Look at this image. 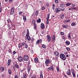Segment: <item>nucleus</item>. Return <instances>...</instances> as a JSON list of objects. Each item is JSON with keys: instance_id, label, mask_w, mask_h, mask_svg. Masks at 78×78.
<instances>
[{"instance_id": "48", "label": "nucleus", "mask_w": 78, "mask_h": 78, "mask_svg": "<svg viewBox=\"0 0 78 78\" xmlns=\"http://www.w3.org/2000/svg\"><path fill=\"white\" fill-rule=\"evenodd\" d=\"M64 11V8H63V9L60 8V11Z\"/></svg>"}, {"instance_id": "52", "label": "nucleus", "mask_w": 78, "mask_h": 78, "mask_svg": "<svg viewBox=\"0 0 78 78\" xmlns=\"http://www.w3.org/2000/svg\"><path fill=\"white\" fill-rule=\"evenodd\" d=\"M55 2L56 3H58V0H55Z\"/></svg>"}, {"instance_id": "37", "label": "nucleus", "mask_w": 78, "mask_h": 78, "mask_svg": "<svg viewBox=\"0 0 78 78\" xmlns=\"http://www.w3.org/2000/svg\"><path fill=\"white\" fill-rule=\"evenodd\" d=\"M7 27L9 30H10L11 29V27H10V25L9 24H7Z\"/></svg>"}, {"instance_id": "11", "label": "nucleus", "mask_w": 78, "mask_h": 78, "mask_svg": "<svg viewBox=\"0 0 78 78\" xmlns=\"http://www.w3.org/2000/svg\"><path fill=\"white\" fill-rule=\"evenodd\" d=\"M47 37L48 42H50V41H51V37H50V35H47Z\"/></svg>"}, {"instance_id": "36", "label": "nucleus", "mask_w": 78, "mask_h": 78, "mask_svg": "<svg viewBox=\"0 0 78 78\" xmlns=\"http://www.w3.org/2000/svg\"><path fill=\"white\" fill-rule=\"evenodd\" d=\"M52 9L54 10L55 9V4H53L52 5Z\"/></svg>"}, {"instance_id": "25", "label": "nucleus", "mask_w": 78, "mask_h": 78, "mask_svg": "<svg viewBox=\"0 0 78 78\" xmlns=\"http://www.w3.org/2000/svg\"><path fill=\"white\" fill-rule=\"evenodd\" d=\"M76 25V23L75 22L72 23H71V26H73V27H74V26H75Z\"/></svg>"}, {"instance_id": "62", "label": "nucleus", "mask_w": 78, "mask_h": 78, "mask_svg": "<svg viewBox=\"0 0 78 78\" xmlns=\"http://www.w3.org/2000/svg\"><path fill=\"white\" fill-rule=\"evenodd\" d=\"M41 34H43V35H44V32H43V31H42V33H41Z\"/></svg>"}, {"instance_id": "59", "label": "nucleus", "mask_w": 78, "mask_h": 78, "mask_svg": "<svg viewBox=\"0 0 78 78\" xmlns=\"http://www.w3.org/2000/svg\"><path fill=\"white\" fill-rule=\"evenodd\" d=\"M15 78H18V76H17V75H16L15 76Z\"/></svg>"}, {"instance_id": "56", "label": "nucleus", "mask_w": 78, "mask_h": 78, "mask_svg": "<svg viewBox=\"0 0 78 78\" xmlns=\"http://www.w3.org/2000/svg\"><path fill=\"white\" fill-rule=\"evenodd\" d=\"M2 12V8L0 7V13Z\"/></svg>"}, {"instance_id": "34", "label": "nucleus", "mask_w": 78, "mask_h": 78, "mask_svg": "<svg viewBox=\"0 0 78 78\" xmlns=\"http://www.w3.org/2000/svg\"><path fill=\"white\" fill-rule=\"evenodd\" d=\"M63 28H68V26L65 25H63Z\"/></svg>"}, {"instance_id": "64", "label": "nucleus", "mask_w": 78, "mask_h": 78, "mask_svg": "<svg viewBox=\"0 0 78 78\" xmlns=\"http://www.w3.org/2000/svg\"><path fill=\"white\" fill-rule=\"evenodd\" d=\"M40 35L41 36H44V35L43 34L42 35V34H40Z\"/></svg>"}, {"instance_id": "23", "label": "nucleus", "mask_w": 78, "mask_h": 78, "mask_svg": "<svg viewBox=\"0 0 78 78\" xmlns=\"http://www.w3.org/2000/svg\"><path fill=\"white\" fill-rule=\"evenodd\" d=\"M31 68H30V66H28L27 67V71L28 73H29V72H30V69Z\"/></svg>"}, {"instance_id": "51", "label": "nucleus", "mask_w": 78, "mask_h": 78, "mask_svg": "<svg viewBox=\"0 0 78 78\" xmlns=\"http://www.w3.org/2000/svg\"><path fill=\"white\" fill-rule=\"evenodd\" d=\"M19 66H20V67H22V63H20L19 64Z\"/></svg>"}, {"instance_id": "26", "label": "nucleus", "mask_w": 78, "mask_h": 78, "mask_svg": "<svg viewBox=\"0 0 78 78\" xmlns=\"http://www.w3.org/2000/svg\"><path fill=\"white\" fill-rule=\"evenodd\" d=\"M72 5V3H66V5L67 6H70V5Z\"/></svg>"}, {"instance_id": "27", "label": "nucleus", "mask_w": 78, "mask_h": 78, "mask_svg": "<svg viewBox=\"0 0 78 78\" xmlns=\"http://www.w3.org/2000/svg\"><path fill=\"white\" fill-rule=\"evenodd\" d=\"M8 72L9 73V74H11V73H12L11 70V69H8Z\"/></svg>"}, {"instance_id": "44", "label": "nucleus", "mask_w": 78, "mask_h": 78, "mask_svg": "<svg viewBox=\"0 0 78 78\" xmlns=\"http://www.w3.org/2000/svg\"><path fill=\"white\" fill-rule=\"evenodd\" d=\"M50 70H51V68H50V67L48 68V71H50Z\"/></svg>"}, {"instance_id": "30", "label": "nucleus", "mask_w": 78, "mask_h": 78, "mask_svg": "<svg viewBox=\"0 0 78 78\" xmlns=\"http://www.w3.org/2000/svg\"><path fill=\"white\" fill-rule=\"evenodd\" d=\"M37 23H40L41 22V19L39 18L37 20Z\"/></svg>"}, {"instance_id": "8", "label": "nucleus", "mask_w": 78, "mask_h": 78, "mask_svg": "<svg viewBox=\"0 0 78 78\" xmlns=\"http://www.w3.org/2000/svg\"><path fill=\"white\" fill-rule=\"evenodd\" d=\"M14 12V7H12L11 10L10 15H13Z\"/></svg>"}, {"instance_id": "16", "label": "nucleus", "mask_w": 78, "mask_h": 78, "mask_svg": "<svg viewBox=\"0 0 78 78\" xmlns=\"http://www.w3.org/2000/svg\"><path fill=\"white\" fill-rule=\"evenodd\" d=\"M32 23L33 24H34V27H36V24L35 23V20H32Z\"/></svg>"}, {"instance_id": "4", "label": "nucleus", "mask_w": 78, "mask_h": 78, "mask_svg": "<svg viewBox=\"0 0 78 78\" xmlns=\"http://www.w3.org/2000/svg\"><path fill=\"white\" fill-rule=\"evenodd\" d=\"M23 46H24L23 47V49H24V48H28V44H27L26 43H25V42H23Z\"/></svg>"}, {"instance_id": "32", "label": "nucleus", "mask_w": 78, "mask_h": 78, "mask_svg": "<svg viewBox=\"0 0 78 78\" xmlns=\"http://www.w3.org/2000/svg\"><path fill=\"white\" fill-rule=\"evenodd\" d=\"M15 67H16L17 69H19V66L17 64H15Z\"/></svg>"}, {"instance_id": "53", "label": "nucleus", "mask_w": 78, "mask_h": 78, "mask_svg": "<svg viewBox=\"0 0 78 78\" xmlns=\"http://www.w3.org/2000/svg\"><path fill=\"white\" fill-rule=\"evenodd\" d=\"M22 13V12H19V15H20Z\"/></svg>"}, {"instance_id": "58", "label": "nucleus", "mask_w": 78, "mask_h": 78, "mask_svg": "<svg viewBox=\"0 0 78 78\" xmlns=\"http://www.w3.org/2000/svg\"><path fill=\"white\" fill-rule=\"evenodd\" d=\"M11 49H9V53H11Z\"/></svg>"}, {"instance_id": "29", "label": "nucleus", "mask_w": 78, "mask_h": 78, "mask_svg": "<svg viewBox=\"0 0 78 78\" xmlns=\"http://www.w3.org/2000/svg\"><path fill=\"white\" fill-rule=\"evenodd\" d=\"M22 36H25V31L24 30V31L22 33Z\"/></svg>"}, {"instance_id": "55", "label": "nucleus", "mask_w": 78, "mask_h": 78, "mask_svg": "<svg viewBox=\"0 0 78 78\" xmlns=\"http://www.w3.org/2000/svg\"><path fill=\"white\" fill-rule=\"evenodd\" d=\"M42 39H40V40H39V42H42Z\"/></svg>"}, {"instance_id": "28", "label": "nucleus", "mask_w": 78, "mask_h": 78, "mask_svg": "<svg viewBox=\"0 0 78 78\" xmlns=\"http://www.w3.org/2000/svg\"><path fill=\"white\" fill-rule=\"evenodd\" d=\"M23 78H27V74H26L24 73L23 74Z\"/></svg>"}, {"instance_id": "13", "label": "nucleus", "mask_w": 78, "mask_h": 78, "mask_svg": "<svg viewBox=\"0 0 78 78\" xmlns=\"http://www.w3.org/2000/svg\"><path fill=\"white\" fill-rule=\"evenodd\" d=\"M60 6L61 8H64V7L65 6V4H64V3H61L60 4Z\"/></svg>"}, {"instance_id": "2", "label": "nucleus", "mask_w": 78, "mask_h": 78, "mask_svg": "<svg viewBox=\"0 0 78 78\" xmlns=\"http://www.w3.org/2000/svg\"><path fill=\"white\" fill-rule=\"evenodd\" d=\"M23 59L25 61H28L29 60V57L27 55H25L23 56Z\"/></svg>"}, {"instance_id": "63", "label": "nucleus", "mask_w": 78, "mask_h": 78, "mask_svg": "<svg viewBox=\"0 0 78 78\" xmlns=\"http://www.w3.org/2000/svg\"><path fill=\"white\" fill-rule=\"evenodd\" d=\"M58 56H56L55 57V59H56V60L58 59Z\"/></svg>"}, {"instance_id": "60", "label": "nucleus", "mask_w": 78, "mask_h": 78, "mask_svg": "<svg viewBox=\"0 0 78 78\" xmlns=\"http://www.w3.org/2000/svg\"><path fill=\"white\" fill-rule=\"evenodd\" d=\"M13 54H16V52L15 51H13Z\"/></svg>"}, {"instance_id": "42", "label": "nucleus", "mask_w": 78, "mask_h": 78, "mask_svg": "<svg viewBox=\"0 0 78 78\" xmlns=\"http://www.w3.org/2000/svg\"><path fill=\"white\" fill-rule=\"evenodd\" d=\"M45 8L44 7H43L41 8V10H42L43 11H44V10H45Z\"/></svg>"}, {"instance_id": "46", "label": "nucleus", "mask_w": 78, "mask_h": 78, "mask_svg": "<svg viewBox=\"0 0 78 78\" xmlns=\"http://www.w3.org/2000/svg\"><path fill=\"white\" fill-rule=\"evenodd\" d=\"M31 78H37V77H36V76L35 75V76H34L32 77Z\"/></svg>"}, {"instance_id": "39", "label": "nucleus", "mask_w": 78, "mask_h": 78, "mask_svg": "<svg viewBox=\"0 0 78 78\" xmlns=\"http://www.w3.org/2000/svg\"><path fill=\"white\" fill-rule=\"evenodd\" d=\"M40 78H43V76L42 75V73H40Z\"/></svg>"}, {"instance_id": "45", "label": "nucleus", "mask_w": 78, "mask_h": 78, "mask_svg": "<svg viewBox=\"0 0 78 78\" xmlns=\"http://www.w3.org/2000/svg\"><path fill=\"white\" fill-rule=\"evenodd\" d=\"M42 47H43L44 48H45V45H44V44H43L42 45Z\"/></svg>"}, {"instance_id": "35", "label": "nucleus", "mask_w": 78, "mask_h": 78, "mask_svg": "<svg viewBox=\"0 0 78 78\" xmlns=\"http://www.w3.org/2000/svg\"><path fill=\"white\" fill-rule=\"evenodd\" d=\"M7 21L8 23H10V22H11V20H10L9 19V18L7 20Z\"/></svg>"}, {"instance_id": "43", "label": "nucleus", "mask_w": 78, "mask_h": 78, "mask_svg": "<svg viewBox=\"0 0 78 78\" xmlns=\"http://www.w3.org/2000/svg\"><path fill=\"white\" fill-rule=\"evenodd\" d=\"M57 72H59V68L58 67H57Z\"/></svg>"}, {"instance_id": "22", "label": "nucleus", "mask_w": 78, "mask_h": 78, "mask_svg": "<svg viewBox=\"0 0 78 78\" xmlns=\"http://www.w3.org/2000/svg\"><path fill=\"white\" fill-rule=\"evenodd\" d=\"M23 19L24 22H26L27 21V18H26V16H23Z\"/></svg>"}, {"instance_id": "6", "label": "nucleus", "mask_w": 78, "mask_h": 78, "mask_svg": "<svg viewBox=\"0 0 78 78\" xmlns=\"http://www.w3.org/2000/svg\"><path fill=\"white\" fill-rule=\"evenodd\" d=\"M18 45L19 48L20 49H21V50H22V49H23V42L22 43H20Z\"/></svg>"}, {"instance_id": "5", "label": "nucleus", "mask_w": 78, "mask_h": 78, "mask_svg": "<svg viewBox=\"0 0 78 78\" xmlns=\"http://www.w3.org/2000/svg\"><path fill=\"white\" fill-rule=\"evenodd\" d=\"M49 18H50V14H48L47 15V17L46 18V19L47 20H46V24H48L49 23Z\"/></svg>"}, {"instance_id": "20", "label": "nucleus", "mask_w": 78, "mask_h": 78, "mask_svg": "<svg viewBox=\"0 0 78 78\" xmlns=\"http://www.w3.org/2000/svg\"><path fill=\"white\" fill-rule=\"evenodd\" d=\"M11 59H9L8 60V66H9L10 65V62H11Z\"/></svg>"}, {"instance_id": "15", "label": "nucleus", "mask_w": 78, "mask_h": 78, "mask_svg": "<svg viewBox=\"0 0 78 78\" xmlns=\"http://www.w3.org/2000/svg\"><path fill=\"white\" fill-rule=\"evenodd\" d=\"M67 74L68 75H70V74H71V73L70 72V69H68V70L67 72Z\"/></svg>"}, {"instance_id": "18", "label": "nucleus", "mask_w": 78, "mask_h": 78, "mask_svg": "<svg viewBox=\"0 0 78 78\" xmlns=\"http://www.w3.org/2000/svg\"><path fill=\"white\" fill-rule=\"evenodd\" d=\"M41 28L43 29L45 28V26H44V24H43V23H42L41 24Z\"/></svg>"}, {"instance_id": "17", "label": "nucleus", "mask_w": 78, "mask_h": 78, "mask_svg": "<svg viewBox=\"0 0 78 78\" xmlns=\"http://www.w3.org/2000/svg\"><path fill=\"white\" fill-rule=\"evenodd\" d=\"M65 43L66 44H67V45H70V42L69 41H66Z\"/></svg>"}, {"instance_id": "3", "label": "nucleus", "mask_w": 78, "mask_h": 78, "mask_svg": "<svg viewBox=\"0 0 78 78\" xmlns=\"http://www.w3.org/2000/svg\"><path fill=\"white\" fill-rule=\"evenodd\" d=\"M45 63L46 66L47 67L49 66V65H50V60H49V59L46 60L45 62Z\"/></svg>"}, {"instance_id": "47", "label": "nucleus", "mask_w": 78, "mask_h": 78, "mask_svg": "<svg viewBox=\"0 0 78 78\" xmlns=\"http://www.w3.org/2000/svg\"><path fill=\"white\" fill-rule=\"evenodd\" d=\"M70 22V20H68L66 21V22Z\"/></svg>"}, {"instance_id": "54", "label": "nucleus", "mask_w": 78, "mask_h": 78, "mask_svg": "<svg viewBox=\"0 0 78 78\" xmlns=\"http://www.w3.org/2000/svg\"><path fill=\"white\" fill-rule=\"evenodd\" d=\"M27 34H29V30H28V29H27Z\"/></svg>"}, {"instance_id": "31", "label": "nucleus", "mask_w": 78, "mask_h": 78, "mask_svg": "<svg viewBox=\"0 0 78 78\" xmlns=\"http://www.w3.org/2000/svg\"><path fill=\"white\" fill-rule=\"evenodd\" d=\"M56 39V37H53L52 39V41L53 42H54L55 41V39Z\"/></svg>"}, {"instance_id": "12", "label": "nucleus", "mask_w": 78, "mask_h": 78, "mask_svg": "<svg viewBox=\"0 0 78 78\" xmlns=\"http://www.w3.org/2000/svg\"><path fill=\"white\" fill-rule=\"evenodd\" d=\"M21 58H22V57L21 56L19 57L18 58V59L19 61H20V62H22V61H23V60L21 59Z\"/></svg>"}, {"instance_id": "41", "label": "nucleus", "mask_w": 78, "mask_h": 78, "mask_svg": "<svg viewBox=\"0 0 78 78\" xmlns=\"http://www.w3.org/2000/svg\"><path fill=\"white\" fill-rule=\"evenodd\" d=\"M51 69L52 70H53V65L51 66Z\"/></svg>"}, {"instance_id": "10", "label": "nucleus", "mask_w": 78, "mask_h": 78, "mask_svg": "<svg viewBox=\"0 0 78 78\" xmlns=\"http://www.w3.org/2000/svg\"><path fill=\"white\" fill-rule=\"evenodd\" d=\"M61 11V8H58L55 9V12H59Z\"/></svg>"}, {"instance_id": "1", "label": "nucleus", "mask_w": 78, "mask_h": 78, "mask_svg": "<svg viewBox=\"0 0 78 78\" xmlns=\"http://www.w3.org/2000/svg\"><path fill=\"white\" fill-rule=\"evenodd\" d=\"M60 57L61 59H62V60H63V61H65L66 60V56H65V55L63 54H61L60 55Z\"/></svg>"}, {"instance_id": "33", "label": "nucleus", "mask_w": 78, "mask_h": 78, "mask_svg": "<svg viewBox=\"0 0 78 78\" xmlns=\"http://www.w3.org/2000/svg\"><path fill=\"white\" fill-rule=\"evenodd\" d=\"M61 18V19H63L64 17V15H62L60 16Z\"/></svg>"}, {"instance_id": "57", "label": "nucleus", "mask_w": 78, "mask_h": 78, "mask_svg": "<svg viewBox=\"0 0 78 78\" xmlns=\"http://www.w3.org/2000/svg\"><path fill=\"white\" fill-rule=\"evenodd\" d=\"M34 30H36V26H34Z\"/></svg>"}, {"instance_id": "19", "label": "nucleus", "mask_w": 78, "mask_h": 78, "mask_svg": "<svg viewBox=\"0 0 78 78\" xmlns=\"http://www.w3.org/2000/svg\"><path fill=\"white\" fill-rule=\"evenodd\" d=\"M54 54L56 56H58V55H59V52H58V51L55 52L54 53Z\"/></svg>"}, {"instance_id": "40", "label": "nucleus", "mask_w": 78, "mask_h": 78, "mask_svg": "<svg viewBox=\"0 0 78 78\" xmlns=\"http://www.w3.org/2000/svg\"><path fill=\"white\" fill-rule=\"evenodd\" d=\"M68 38H69V39H72V38L71 37V36H70V34H69V35H68Z\"/></svg>"}, {"instance_id": "49", "label": "nucleus", "mask_w": 78, "mask_h": 78, "mask_svg": "<svg viewBox=\"0 0 78 78\" xmlns=\"http://www.w3.org/2000/svg\"><path fill=\"white\" fill-rule=\"evenodd\" d=\"M60 34H62V35H64V33L63 32H61Z\"/></svg>"}, {"instance_id": "21", "label": "nucleus", "mask_w": 78, "mask_h": 78, "mask_svg": "<svg viewBox=\"0 0 78 78\" xmlns=\"http://www.w3.org/2000/svg\"><path fill=\"white\" fill-rule=\"evenodd\" d=\"M38 14H39V12L38 10H36L35 12V14L36 16H38Z\"/></svg>"}, {"instance_id": "14", "label": "nucleus", "mask_w": 78, "mask_h": 78, "mask_svg": "<svg viewBox=\"0 0 78 78\" xmlns=\"http://www.w3.org/2000/svg\"><path fill=\"white\" fill-rule=\"evenodd\" d=\"M4 70H5V68L3 67H1L0 68V71L4 72Z\"/></svg>"}, {"instance_id": "61", "label": "nucleus", "mask_w": 78, "mask_h": 78, "mask_svg": "<svg viewBox=\"0 0 78 78\" xmlns=\"http://www.w3.org/2000/svg\"><path fill=\"white\" fill-rule=\"evenodd\" d=\"M72 6H73V7H75V4H73Z\"/></svg>"}, {"instance_id": "7", "label": "nucleus", "mask_w": 78, "mask_h": 78, "mask_svg": "<svg viewBox=\"0 0 78 78\" xmlns=\"http://www.w3.org/2000/svg\"><path fill=\"white\" fill-rule=\"evenodd\" d=\"M71 72L73 76V77H74V78H75L76 76H75V73H76V72H75V71H74L73 70V69H71Z\"/></svg>"}, {"instance_id": "24", "label": "nucleus", "mask_w": 78, "mask_h": 78, "mask_svg": "<svg viewBox=\"0 0 78 78\" xmlns=\"http://www.w3.org/2000/svg\"><path fill=\"white\" fill-rule=\"evenodd\" d=\"M35 62L37 63L38 62V60H37V58H35L34 59Z\"/></svg>"}, {"instance_id": "50", "label": "nucleus", "mask_w": 78, "mask_h": 78, "mask_svg": "<svg viewBox=\"0 0 78 78\" xmlns=\"http://www.w3.org/2000/svg\"><path fill=\"white\" fill-rule=\"evenodd\" d=\"M66 50H67L68 51H70V48H66Z\"/></svg>"}, {"instance_id": "9", "label": "nucleus", "mask_w": 78, "mask_h": 78, "mask_svg": "<svg viewBox=\"0 0 78 78\" xmlns=\"http://www.w3.org/2000/svg\"><path fill=\"white\" fill-rule=\"evenodd\" d=\"M26 36L28 41H30V40H31V37L29 36V34H27Z\"/></svg>"}, {"instance_id": "38", "label": "nucleus", "mask_w": 78, "mask_h": 78, "mask_svg": "<svg viewBox=\"0 0 78 78\" xmlns=\"http://www.w3.org/2000/svg\"><path fill=\"white\" fill-rule=\"evenodd\" d=\"M39 40H38L36 42V44L37 45V44H39Z\"/></svg>"}]
</instances>
